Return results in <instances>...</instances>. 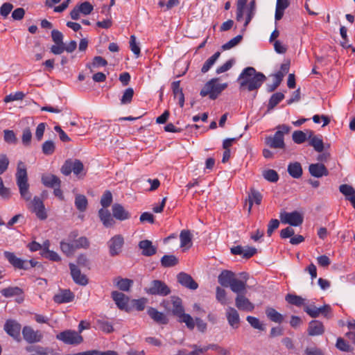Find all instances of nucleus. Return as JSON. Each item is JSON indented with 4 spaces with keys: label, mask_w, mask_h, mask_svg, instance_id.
I'll list each match as a JSON object with an SVG mask.
<instances>
[{
    "label": "nucleus",
    "mask_w": 355,
    "mask_h": 355,
    "mask_svg": "<svg viewBox=\"0 0 355 355\" xmlns=\"http://www.w3.org/2000/svg\"><path fill=\"white\" fill-rule=\"evenodd\" d=\"M216 298L222 304H225L227 302L225 291L223 288L217 286L216 288Z\"/></svg>",
    "instance_id": "58"
},
{
    "label": "nucleus",
    "mask_w": 355,
    "mask_h": 355,
    "mask_svg": "<svg viewBox=\"0 0 355 355\" xmlns=\"http://www.w3.org/2000/svg\"><path fill=\"white\" fill-rule=\"evenodd\" d=\"M148 314L157 323L166 324L168 322L166 316L163 313L158 311L155 308L150 307L148 309Z\"/></svg>",
    "instance_id": "30"
},
{
    "label": "nucleus",
    "mask_w": 355,
    "mask_h": 355,
    "mask_svg": "<svg viewBox=\"0 0 355 355\" xmlns=\"http://www.w3.org/2000/svg\"><path fill=\"white\" fill-rule=\"evenodd\" d=\"M284 98V95L281 92H277L272 95L270 97L268 104V109L272 110L280 101Z\"/></svg>",
    "instance_id": "42"
},
{
    "label": "nucleus",
    "mask_w": 355,
    "mask_h": 355,
    "mask_svg": "<svg viewBox=\"0 0 355 355\" xmlns=\"http://www.w3.org/2000/svg\"><path fill=\"white\" fill-rule=\"evenodd\" d=\"M220 55V53L219 51H217L212 56L208 58L204 63L201 69L202 73H207L210 69V68L215 64V62L218 59Z\"/></svg>",
    "instance_id": "38"
},
{
    "label": "nucleus",
    "mask_w": 355,
    "mask_h": 355,
    "mask_svg": "<svg viewBox=\"0 0 355 355\" xmlns=\"http://www.w3.org/2000/svg\"><path fill=\"white\" fill-rule=\"evenodd\" d=\"M4 256L15 268L24 270L28 268L27 261L17 257L13 252L6 251Z\"/></svg>",
    "instance_id": "14"
},
{
    "label": "nucleus",
    "mask_w": 355,
    "mask_h": 355,
    "mask_svg": "<svg viewBox=\"0 0 355 355\" xmlns=\"http://www.w3.org/2000/svg\"><path fill=\"white\" fill-rule=\"evenodd\" d=\"M56 339L66 345L76 346L83 342V338L76 331L67 329L60 332L55 336Z\"/></svg>",
    "instance_id": "5"
},
{
    "label": "nucleus",
    "mask_w": 355,
    "mask_h": 355,
    "mask_svg": "<svg viewBox=\"0 0 355 355\" xmlns=\"http://www.w3.org/2000/svg\"><path fill=\"white\" fill-rule=\"evenodd\" d=\"M113 217L119 220H125L130 217V213L120 204L115 203L112 207Z\"/></svg>",
    "instance_id": "24"
},
{
    "label": "nucleus",
    "mask_w": 355,
    "mask_h": 355,
    "mask_svg": "<svg viewBox=\"0 0 355 355\" xmlns=\"http://www.w3.org/2000/svg\"><path fill=\"white\" fill-rule=\"evenodd\" d=\"M304 311L312 318H317L320 315H322L327 318H331L332 317V309L331 306L329 304H324L319 308L316 307L313 304L305 305Z\"/></svg>",
    "instance_id": "7"
},
{
    "label": "nucleus",
    "mask_w": 355,
    "mask_h": 355,
    "mask_svg": "<svg viewBox=\"0 0 355 355\" xmlns=\"http://www.w3.org/2000/svg\"><path fill=\"white\" fill-rule=\"evenodd\" d=\"M288 173L293 178H299L302 175V168L300 163L295 162L288 166Z\"/></svg>",
    "instance_id": "35"
},
{
    "label": "nucleus",
    "mask_w": 355,
    "mask_h": 355,
    "mask_svg": "<svg viewBox=\"0 0 355 355\" xmlns=\"http://www.w3.org/2000/svg\"><path fill=\"white\" fill-rule=\"evenodd\" d=\"M286 300L289 304H293V305H295V306H300L302 305H304V306H305L304 305L305 300L304 298H302V297L298 296V295H292V294H288L286 296Z\"/></svg>",
    "instance_id": "43"
},
{
    "label": "nucleus",
    "mask_w": 355,
    "mask_h": 355,
    "mask_svg": "<svg viewBox=\"0 0 355 355\" xmlns=\"http://www.w3.org/2000/svg\"><path fill=\"white\" fill-rule=\"evenodd\" d=\"M76 6L79 9L80 12L85 15L90 14L93 10V6L88 1H85Z\"/></svg>",
    "instance_id": "59"
},
{
    "label": "nucleus",
    "mask_w": 355,
    "mask_h": 355,
    "mask_svg": "<svg viewBox=\"0 0 355 355\" xmlns=\"http://www.w3.org/2000/svg\"><path fill=\"white\" fill-rule=\"evenodd\" d=\"M265 313L267 318L272 322L281 324L284 320V317L283 316V315L277 311L272 307H266Z\"/></svg>",
    "instance_id": "33"
},
{
    "label": "nucleus",
    "mask_w": 355,
    "mask_h": 355,
    "mask_svg": "<svg viewBox=\"0 0 355 355\" xmlns=\"http://www.w3.org/2000/svg\"><path fill=\"white\" fill-rule=\"evenodd\" d=\"M1 293L6 297H10L20 295L21 289L19 287H8L1 290Z\"/></svg>",
    "instance_id": "46"
},
{
    "label": "nucleus",
    "mask_w": 355,
    "mask_h": 355,
    "mask_svg": "<svg viewBox=\"0 0 355 355\" xmlns=\"http://www.w3.org/2000/svg\"><path fill=\"white\" fill-rule=\"evenodd\" d=\"M292 138L295 144H300L304 143L307 138H309V135L307 136V135L302 130H295L293 133Z\"/></svg>",
    "instance_id": "45"
},
{
    "label": "nucleus",
    "mask_w": 355,
    "mask_h": 355,
    "mask_svg": "<svg viewBox=\"0 0 355 355\" xmlns=\"http://www.w3.org/2000/svg\"><path fill=\"white\" fill-rule=\"evenodd\" d=\"M207 351V348H200L190 352L180 351L178 355H204Z\"/></svg>",
    "instance_id": "64"
},
{
    "label": "nucleus",
    "mask_w": 355,
    "mask_h": 355,
    "mask_svg": "<svg viewBox=\"0 0 355 355\" xmlns=\"http://www.w3.org/2000/svg\"><path fill=\"white\" fill-rule=\"evenodd\" d=\"M226 318L231 327L233 329L239 328L240 317L238 311L234 308L228 307L226 309Z\"/></svg>",
    "instance_id": "18"
},
{
    "label": "nucleus",
    "mask_w": 355,
    "mask_h": 355,
    "mask_svg": "<svg viewBox=\"0 0 355 355\" xmlns=\"http://www.w3.org/2000/svg\"><path fill=\"white\" fill-rule=\"evenodd\" d=\"M246 320L249 322V324L254 329L259 330H264V327L263 324L260 322V320L255 317L253 316H248L246 318Z\"/></svg>",
    "instance_id": "56"
},
{
    "label": "nucleus",
    "mask_w": 355,
    "mask_h": 355,
    "mask_svg": "<svg viewBox=\"0 0 355 355\" xmlns=\"http://www.w3.org/2000/svg\"><path fill=\"white\" fill-rule=\"evenodd\" d=\"M235 273L227 270H223L218 277V283L224 287H230L235 279Z\"/></svg>",
    "instance_id": "22"
},
{
    "label": "nucleus",
    "mask_w": 355,
    "mask_h": 355,
    "mask_svg": "<svg viewBox=\"0 0 355 355\" xmlns=\"http://www.w3.org/2000/svg\"><path fill=\"white\" fill-rule=\"evenodd\" d=\"M124 243V238L121 234H116L111 237L107 243L110 255L116 257L120 254L122 252Z\"/></svg>",
    "instance_id": "8"
},
{
    "label": "nucleus",
    "mask_w": 355,
    "mask_h": 355,
    "mask_svg": "<svg viewBox=\"0 0 355 355\" xmlns=\"http://www.w3.org/2000/svg\"><path fill=\"white\" fill-rule=\"evenodd\" d=\"M74 299V294L68 289L61 290L53 297L55 302L58 304L71 302Z\"/></svg>",
    "instance_id": "19"
},
{
    "label": "nucleus",
    "mask_w": 355,
    "mask_h": 355,
    "mask_svg": "<svg viewBox=\"0 0 355 355\" xmlns=\"http://www.w3.org/2000/svg\"><path fill=\"white\" fill-rule=\"evenodd\" d=\"M69 266L71 275L74 282L78 285L86 286L88 284V279L87 276L81 272L80 270L76 265L70 263Z\"/></svg>",
    "instance_id": "11"
},
{
    "label": "nucleus",
    "mask_w": 355,
    "mask_h": 355,
    "mask_svg": "<svg viewBox=\"0 0 355 355\" xmlns=\"http://www.w3.org/2000/svg\"><path fill=\"white\" fill-rule=\"evenodd\" d=\"M261 193L254 188H251L248 196V200L249 202L248 212L250 213L252 207L254 203L256 205H260L262 200Z\"/></svg>",
    "instance_id": "29"
},
{
    "label": "nucleus",
    "mask_w": 355,
    "mask_h": 355,
    "mask_svg": "<svg viewBox=\"0 0 355 355\" xmlns=\"http://www.w3.org/2000/svg\"><path fill=\"white\" fill-rule=\"evenodd\" d=\"M77 236V233L73 232H71L69 236V242H66L62 241L60 242V249L62 252L65 254L67 256L72 255L76 251L74 245L72 243V239H75Z\"/></svg>",
    "instance_id": "20"
},
{
    "label": "nucleus",
    "mask_w": 355,
    "mask_h": 355,
    "mask_svg": "<svg viewBox=\"0 0 355 355\" xmlns=\"http://www.w3.org/2000/svg\"><path fill=\"white\" fill-rule=\"evenodd\" d=\"M178 282L183 286L191 289L196 290L197 289L198 285V284L193 279L191 275L185 273L180 272L178 275Z\"/></svg>",
    "instance_id": "16"
},
{
    "label": "nucleus",
    "mask_w": 355,
    "mask_h": 355,
    "mask_svg": "<svg viewBox=\"0 0 355 355\" xmlns=\"http://www.w3.org/2000/svg\"><path fill=\"white\" fill-rule=\"evenodd\" d=\"M145 291L149 295L166 296L171 293L168 286L160 280H153L148 287L145 288Z\"/></svg>",
    "instance_id": "6"
},
{
    "label": "nucleus",
    "mask_w": 355,
    "mask_h": 355,
    "mask_svg": "<svg viewBox=\"0 0 355 355\" xmlns=\"http://www.w3.org/2000/svg\"><path fill=\"white\" fill-rule=\"evenodd\" d=\"M336 346L338 349L343 352H350L352 350L351 346L342 338L337 339Z\"/></svg>",
    "instance_id": "61"
},
{
    "label": "nucleus",
    "mask_w": 355,
    "mask_h": 355,
    "mask_svg": "<svg viewBox=\"0 0 355 355\" xmlns=\"http://www.w3.org/2000/svg\"><path fill=\"white\" fill-rule=\"evenodd\" d=\"M41 181L45 187L49 188H54L55 187L61 186V180L60 178L56 175L51 173L42 175Z\"/></svg>",
    "instance_id": "25"
},
{
    "label": "nucleus",
    "mask_w": 355,
    "mask_h": 355,
    "mask_svg": "<svg viewBox=\"0 0 355 355\" xmlns=\"http://www.w3.org/2000/svg\"><path fill=\"white\" fill-rule=\"evenodd\" d=\"M24 339L29 344L40 343L43 339V334L40 330H34L31 326H25L22 329Z\"/></svg>",
    "instance_id": "9"
},
{
    "label": "nucleus",
    "mask_w": 355,
    "mask_h": 355,
    "mask_svg": "<svg viewBox=\"0 0 355 355\" xmlns=\"http://www.w3.org/2000/svg\"><path fill=\"white\" fill-rule=\"evenodd\" d=\"M61 173L64 175H69L73 172V160L67 159L61 167Z\"/></svg>",
    "instance_id": "60"
},
{
    "label": "nucleus",
    "mask_w": 355,
    "mask_h": 355,
    "mask_svg": "<svg viewBox=\"0 0 355 355\" xmlns=\"http://www.w3.org/2000/svg\"><path fill=\"white\" fill-rule=\"evenodd\" d=\"M171 303L173 304L172 313L174 315L178 318L182 314L184 313V309L182 306V300L176 296H173L171 298Z\"/></svg>",
    "instance_id": "34"
},
{
    "label": "nucleus",
    "mask_w": 355,
    "mask_h": 355,
    "mask_svg": "<svg viewBox=\"0 0 355 355\" xmlns=\"http://www.w3.org/2000/svg\"><path fill=\"white\" fill-rule=\"evenodd\" d=\"M72 243L76 250L80 248L87 249L89 247V241L85 236H81L74 240L72 239Z\"/></svg>",
    "instance_id": "41"
},
{
    "label": "nucleus",
    "mask_w": 355,
    "mask_h": 355,
    "mask_svg": "<svg viewBox=\"0 0 355 355\" xmlns=\"http://www.w3.org/2000/svg\"><path fill=\"white\" fill-rule=\"evenodd\" d=\"M133 282L128 279H120L116 282L118 288L123 291H129L130 288L132 285Z\"/></svg>",
    "instance_id": "54"
},
{
    "label": "nucleus",
    "mask_w": 355,
    "mask_h": 355,
    "mask_svg": "<svg viewBox=\"0 0 355 355\" xmlns=\"http://www.w3.org/2000/svg\"><path fill=\"white\" fill-rule=\"evenodd\" d=\"M309 171L310 174L315 178H321L322 176H327L329 174L326 166L319 163L310 164Z\"/></svg>",
    "instance_id": "23"
},
{
    "label": "nucleus",
    "mask_w": 355,
    "mask_h": 355,
    "mask_svg": "<svg viewBox=\"0 0 355 355\" xmlns=\"http://www.w3.org/2000/svg\"><path fill=\"white\" fill-rule=\"evenodd\" d=\"M77 236V233L73 232H71L69 236V242H66L62 241L60 242V249L62 252L65 254L67 256L72 255L76 251L74 245L72 243V239H75Z\"/></svg>",
    "instance_id": "21"
},
{
    "label": "nucleus",
    "mask_w": 355,
    "mask_h": 355,
    "mask_svg": "<svg viewBox=\"0 0 355 355\" xmlns=\"http://www.w3.org/2000/svg\"><path fill=\"white\" fill-rule=\"evenodd\" d=\"M84 171L83 164L78 159L73 160V173L81 178L85 175V173H83Z\"/></svg>",
    "instance_id": "47"
},
{
    "label": "nucleus",
    "mask_w": 355,
    "mask_h": 355,
    "mask_svg": "<svg viewBox=\"0 0 355 355\" xmlns=\"http://www.w3.org/2000/svg\"><path fill=\"white\" fill-rule=\"evenodd\" d=\"M235 305L241 311L251 312L254 309V304L247 298L245 294H239L235 298Z\"/></svg>",
    "instance_id": "12"
},
{
    "label": "nucleus",
    "mask_w": 355,
    "mask_h": 355,
    "mask_svg": "<svg viewBox=\"0 0 355 355\" xmlns=\"http://www.w3.org/2000/svg\"><path fill=\"white\" fill-rule=\"evenodd\" d=\"M291 128L287 125H279L273 136L266 138V144L272 148L284 149L285 148L284 135L289 133Z\"/></svg>",
    "instance_id": "3"
},
{
    "label": "nucleus",
    "mask_w": 355,
    "mask_h": 355,
    "mask_svg": "<svg viewBox=\"0 0 355 355\" xmlns=\"http://www.w3.org/2000/svg\"><path fill=\"white\" fill-rule=\"evenodd\" d=\"M32 139V133L31 130L27 128L23 130L21 141L24 145L29 146Z\"/></svg>",
    "instance_id": "62"
},
{
    "label": "nucleus",
    "mask_w": 355,
    "mask_h": 355,
    "mask_svg": "<svg viewBox=\"0 0 355 355\" xmlns=\"http://www.w3.org/2000/svg\"><path fill=\"white\" fill-rule=\"evenodd\" d=\"M139 247L142 250V254L146 257L152 256L157 252L156 248L153 245L152 242L149 240L141 241Z\"/></svg>",
    "instance_id": "31"
},
{
    "label": "nucleus",
    "mask_w": 355,
    "mask_h": 355,
    "mask_svg": "<svg viewBox=\"0 0 355 355\" xmlns=\"http://www.w3.org/2000/svg\"><path fill=\"white\" fill-rule=\"evenodd\" d=\"M130 48L132 53L138 58L140 55V47L137 43L136 37L131 35L130 38Z\"/></svg>",
    "instance_id": "57"
},
{
    "label": "nucleus",
    "mask_w": 355,
    "mask_h": 355,
    "mask_svg": "<svg viewBox=\"0 0 355 355\" xmlns=\"http://www.w3.org/2000/svg\"><path fill=\"white\" fill-rule=\"evenodd\" d=\"M42 153L46 155H52L55 149V144L53 141H46L42 146Z\"/></svg>",
    "instance_id": "49"
},
{
    "label": "nucleus",
    "mask_w": 355,
    "mask_h": 355,
    "mask_svg": "<svg viewBox=\"0 0 355 355\" xmlns=\"http://www.w3.org/2000/svg\"><path fill=\"white\" fill-rule=\"evenodd\" d=\"M307 331L309 336H320L324 334V327L322 322H321L320 321L312 320L309 324Z\"/></svg>",
    "instance_id": "26"
},
{
    "label": "nucleus",
    "mask_w": 355,
    "mask_h": 355,
    "mask_svg": "<svg viewBox=\"0 0 355 355\" xmlns=\"http://www.w3.org/2000/svg\"><path fill=\"white\" fill-rule=\"evenodd\" d=\"M162 266L164 267H172L178 263V259L174 255H164L161 259Z\"/></svg>",
    "instance_id": "39"
},
{
    "label": "nucleus",
    "mask_w": 355,
    "mask_h": 355,
    "mask_svg": "<svg viewBox=\"0 0 355 355\" xmlns=\"http://www.w3.org/2000/svg\"><path fill=\"white\" fill-rule=\"evenodd\" d=\"M263 178L269 182H276L279 180L278 173L272 169H268L263 172Z\"/></svg>",
    "instance_id": "50"
},
{
    "label": "nucleus",
    "mask_w": 355,
    "mask_h": 355,
    "mask_svg": "<svg viewBox=\"0 0 355 355\" xmlns=\"http://www.w3.org/2000/svg\"><path fill=\"white\" fill-rule=\"evenodd\" d=\"M241 277H242L245 280L248 279V275L245 272H242L240 274ZM246 281H243L235 278L232 282V284H230V289L232 292L239 294H245L246 293Z\"/></svg>",
    "instance_id": "13"
},
{
    "label": "nucleus",
    "mask_w": 355,
    "mask_h": 355,
    "mask_svg": "<svg viewBox=\"0 0 355 355\" xmlns=\"http://www.w3.org/2000/svg\"><path fill=\"white\" fill-rule=\"evenodd\" d=\"M98 214L101 221L105 227H110L114 225L115 221L108 209L101 208L98 210Z\"/></svg>",
    "instance_id": "27"
},
{
    "label": "nucleus",
    "mask_w": 355,
    "mask_h": 355,
    "mask_svg": "<svg viewBox=\"0 0 355 355\" xmlns=\"http://www.w3.org/2000/svg\"><path fill=\"white\" fill-rule=\"evenodd\" d=\"M255 11V1L252 0L247 8V14L244 26L246 27L252 19Z\"/></svg>",
    "instance_id": "48"
},
{
    "label": "nucleus",
    "mask_w": 355,
    "mask_h": 355,
    "mask_svg": "<svg viewBox=\"0 0 355 355\" xmlns=\"http://www.w3.org/2000/svg\"><path fill=\"white\" fill-rule=\"evenodd\" d=\"M134 95V90L132 88H127L121 98V103L122 105L129 104L131 103Z\"/></svg>",
    "instance_id": "51"
},
{
    "label": "nucleus",
    "mask_w": 355,
    "mask_h": 355,
    "mask_svg": "<svg viewBox=\"0 0 355 355\" xmlns=\"http://www.w3.org/2000/svg\"><path fill=\"white\" fill-rule=\"evenodd\" d=\"M266 76L261 72H257L254 67L245 68L238 78L240 90L248 92L257 91L266 80Z\"/></svg>",
    "instance_id": "2"
},
{
    "label": "nucleus",
    "mask_w": 355,
    "mask_h": 355,
    "mask_svg": "<svg viewBox=\"0 0 355 355\" xmlns=\"http://www.w3.org/2000/svg\"><path fill=\"white\" fill-rule=\"evenodd\" d=\"M180 247L189 248L191 246L192 235L189 230H182L180 234Z\"/></svg>",
    "instance_id": "36"
},
{
    "label": "nucleus",
    "mask_w": 355,
    "mask_h": 355,
    "mask_svg": "<svg viewBox=\"0 0 355 355\" xmlns=\"http://www.w3.org/2000/svg\"><path fill=\"white\" fill-rule=\"evenodd\" d=\"M112 202V194L110 191H106L101 199V205L103 209H107Z\"/></svg>",
    "instance_id": "52"
},
{
    "label": "nucleus",
    "mask_w": 355,
    "mask_h": 355,
    "mask_svg": "<svg viewBox=\"0 0 355 355\" xmlns=\"http://www.w3.org/2000/svg\"><path fill=\"white\" fill-rule=\"evenodd\" d=\"M248 0H238L236 3V20L241 21L243 18L244 10Z\"/></svg>",
    "instance_id": "44"
},
{
    "label": "nucleus",
    "mask_w": 355,
    "mask_h": 355,
    "mask_svg": "<svg viewBox=\"0 0 355 355\" xmlns=\"http://www.w3.org/2000/svg\"><path fill=\"white\" fill-rule=\"evenodd\" d=\"M88 205L87 199L84 195L77 194L75 198V205L80 211H85Z\"/></svg>",
    "instance_id": "37"
},
{
    "label": "nucleus",
    "mask_w": 355,
    "mask_h": 355,
    "mask_svg": "<svg viewBox=\"0 0 355 355\" xmlns=\"http://www.w3.org/2000/svg\"><path fill=\"white\" fill-rule=\"evenodd\" d=\"M339 191L355 209V189L349 184H343L340 185Z\"/></svg>",
    "instance_id": "17"
},
{
    "label": "nucleus",
    "mask_w": 355,
    "mask_h": 355,
    "mask_svg": "<svg viewBox=\"0 0 355 355\" xmlns=\"http://www.w3.org/2000/svg\"><path fill=\"white\" fill-rule=\"evenodd\" d=\"M4 329L8 334L15 339H18L20 336L21 324L17 322L12 320H7Z\"/></svg>",
    "instance_id": "15"
},
{
    "label": "nucleus",
    "mask_w": 355,
    "mask_h": 355,
    "mask_svg": "<svg viewBox=\"0 0 355 355\" xmlns=\"http://www.w3.org/2000/svg\"><path fill=\"white\" fill-rule=\"evenodd\" d=\"M178 321L180 322L185 323L187 327L190 330H193L195 327V320L193 318L187 313H183L180 317H178Z\"/></svg>",
    "instance_id": "40"
},
{
    "label": "nucleus",
    "mask_w": 355,
    "mask_h": 355,
    "mask_svg": "<svg viewBox=\"0 0 355 355\" xmlns=\"http://www.w3.org/2000/svg\"><path fill=\"white\" fill-rule=\"evenodd\" d=\"M98 326L101 330L106 333H110L113 331L112 324L105 320H98Z\"/></svg>",
    "instance_id": "63"
},
{
    "label": "nucleus",
    "mask_w": 355,
    "mask_h": 355,
    "mask_svg": "<svg viewBox=\"0 0 355 355\" xmlns=\"http://www.w3.org/2000/svg\"><path fill=\"white\" fill-rule=\"evenodd\" d=\"M227 87V83H218V78H212L208 81L200 91V96H209L211 100L216 99L219 94Z\"/></svg>",
    "instance_id": "4"
},
{
    "label": "nucleus",
    "mask_w": 355,
    "mask_h": 355,
    "mask_svg": "<svg viewBox=\"0 0 355 355\" xmlns=\"http://www.w3.org/2000/svg\"><path fill=\"white\" fill-rule=\"evenodd\" d=\"M242 38H243V37L240 35L234 37V38L231 39L229 42L224 44L222 46V49L223 50H229V49L234 47L235 46H236L238 44L240 43Z\"/></svg>",
    "instance_id": "55"
},
{
    "label": "nucleus",
    "mask_w": 355,
    "mask_h": 355,
    "mask_svg": "<svg viewBox=\"0 0 355 355\" xmlns=\"http://www.w3.org/2000/svg\"><path fill=\"white\" fill-rule=\"evenodd\" d=\"M16 183L19 188L21 197L28 202L27 205L28 209L40 220H45L47 218V212L46 211L43 200L38 196H35L32 200L31 193L29 191V184L28 182V174L25 164L20 161L17 164L16 173Z\"/></svg>",
    "instance_id": "1"
},
{
    "label": "nucleus",
    "mask_w": 355,
    "mask_h": 355,
    "mask_svg": "<svg viewBox=\"0 0 355 355\" xmlns=\"http://www.w3.org/2000/svg\"><path fill=\"white\" fill-rule=\"evenodd\" d=\"M25 96L22 92H17L15 94H10L4 98L5 103H10L15 101H21Z\"/></svg>",
    "instance_id": "53"
},
{
    "label": "nucleus",
    "mask_w": 355,
    "mask_h": 355,
    "mask_svg": "<svg viewBox=\"0 0 355 355\" xmlns=\"http://www.w3.org/2000/svg\"><path fill=\"white\" fill-rule=\"evenodd\" d=\"M112 297L120 309H125L129 300L125 294L118 291H113L112 293Z\"/></svg>",
    "instance_id": "32"
},
{
    "label": "nucleus",
    "mask_w": 355,
    "mask_h": 355,
    "mask_svg": "<svg viewBox=\"0 0 355 355\" xmlns=\"http://www.w3.org/2000/svg\"><path fill=\"white\" fill-rule=\"evenodd\" d=\"M309 145L313 147L315 151L321 153L324 150V143L321 136L314 135L312 131H309Z\"/></svg>",
    "instance_id": "28"
},
{
    "label": "nucleus",
    "mask_w": 355,
    "mask_h": 355,
    "mask_svg": "<svg viewBox=\"0 0 355 355\" xmlns=\"http://www.w3.org/2000/svg\"><path fill=\"white\" fill-rule=\"evenodd\" d=\"M280 218L283 223L292 226H299L303 223L302 215L296 211L290 213L284 212L281 214Z\"/></svg>",
    "instance_id": "10"
}]
</instances>
